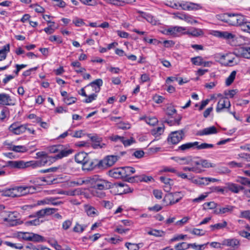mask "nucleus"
<instances>
[{
  "mask_svg": "<svg viewBox=\"0 0 250 250\" xmlns=\"http://www.w3.org/2000/svg\"><path fill=\"white\" fill-rule=\"evenodd\" d=\"M47 165L46 158L41 159L38 161H30L24 162L22 160L9 161L6 162L5 167H9L11 168L22 169L29 167L33 168L41 167Z\"/></svg>",
  "mask_w": 250,
  "mask_h": 250,
  "instance_id": "nucleus-1",
  "label": "nucleus"
},
{
  "mask_svg": "<svg viewBox=\"0 0 250 250\" xmlns=\"http://www.w3.org/2000/svg\"><path fill=\"white\" fill-rule=\"evenodd\" d=\"M87 184H90L92 187L100 190H105L111 188V184L103 179L99 175H93L86 177Z\"/></svg>",
  "mask_w": 250,
  "mask_h": 250,
  "instance_id": "nucleus-2",
  "label": "nucleus"
},
{
  "mask_svg": "<svg viewBox=\"0 0 250 250\" xmlns=\"http://www.w3.org/2000/svg\"><path fill=\"white\" fill-rule=\"evenodd\" d=\"M3 221L8 222L9 225L12 226H17L21 224L18 219L19 213L17 212H8L2 215Z\"/></svg>",
  "mask_w": 250,
  "mask_h": 250,
  "instance_id": "nucleus-3",
  "label": "nucleus"
},
{
  "mask_svg": "<svg viewBox=\"0 0 250 250\" xmlns=\"http://www.w3.org/2000/svg\"><path fill=\"white\" fill-rule=\"evenodd\" d=\"M186 27L175 26H171L167 29H165L162 33L166 35H170L173 37H178L182 35L185 34Z\"/></svg>",
  "mask_w": 250,
  "mask_h": 250,
  "instance_id": "nucleus-4",
  "label": "nucleus"
},
{
  "mask_svg": "<svg viewBox=\"0 0 250 250\" xmlns=\"http://www.w3.org/2000/svg\"><path fill=\"white\" fill-rule=\"evenodd\" d=\"M59 150V153L52 157L53 162H55L57 160L61 159L64 157H67L72 154L74 151V150L70 148V146L67 145H60Z\"/></svg>",
  "mask_w": 250,
  "mask_h": 250,
  "instance_id": "nucleus-5",
  "label": "nucleus"
},
{
  "mask_svg": "<svg viewBox=\"0 0 250 250\" xmlns=\"http://www.w3.org/2000/svg\"><path fill=\"white\" fill-rule=\"evenodd\" d=\"M220 59L222 63L226 66H231L238 63L237 57L232 53L221 55Z\"/></svg>",
  "mask_w": 250,
  "mask_h": 250,
  "instance_id": "nucleus-6",
  "label": "nucleus"
},
{
  "mask_svg": "<svg viewBox=\"0 0 250 250\" xmlns=\"http://www.w3.org/2000/svg\"><path fill=\"white\" fill-rule=\"evenodd\" d=\"M246 19L244 16L239 14L229 13V18L228 20V23L233 26L242 27Z\"/></svg>",
  "mask_w": 250,
  "mask_h": 250,
  "instance_id": "nucleus-7",
  "label": "nucleus"
},
{
  "mask_svg": "<svg viewBox=\"0 0 250 250\" xmlns=\"http://www.w3.org/2000/svg\"><path fill=\"white\" fill-rule=\"evenodd\" d=\"M185 136V131L184 130H180L172 132L168 137V141L172 144H177L182 140Z\"/></svg>",
  "mask_w": 250,
  "mask_h": 250,
  "instance_id": "nucleus-8",
  "label": "nucleus"
},
{
  "mask_svg": "<svg viewBox=\"0 0 250 250\" xmlns=\"http://www.w3.org/2000/svg\"><path fill=\"white\" fill-rule=\"evenodd\" d=\"M111 188L112 192L116 194H122L126 193L131 191L130 188L126 184L118 183H116L112 186Z\"/></svg>",
  "mask_w": 250,
  "mask_h": 250,
  "instance_id": "nucleus-9",
  "label": "nucleus"
},
{
  "mask_svg": "<svg viewBox=\"0 0 250 250\" xmlns=\"http://www.w3.org/2000/svg\"><path fill=\"white\" fill-rule=\"evenodd\" d=\"M27 129V125H21L19 122H15L9 127V130L16 135H20L25 132Z\"/></svg>",
  "mask_w": 250,
  "mask_h": 250,
  "instance_id": "nucleus-10",
  "label": "nucleus"
},
{
  "mask_svg": "<svg viewBox=\"0 0 250 250\" xmlns=\"http://www.w3.org/2000/svg\"><path fill=\"white\" fill-rule=\"evenodd\" d=\"M120 157L117 155H108L99 161V167H110L115 164Z\"/></svg>",
  "mask_w": 250,
  "mask_h": 250,
  "instance_id": "nucleus-11",
  "label": "nucleus"
},
{
  "mask_svg": "<svg viewBox=\"0 0 250 250\" xmlns=\"http://www.w3.org/2000/svg\"><path fill=\"white\" fill-rule=\"evenodd\" d=\"M230 103L229 99L226 97L221 98L218 101L216 108L217 112H221L225 109H229L230 107Z\"/></svg>",
  "mask_w": 250,
  "mask_h": 250,
  "instance_id": "nucleus-12",
  "label": "nucleus"
},
{
  "mask_svg": "<svg viewBox=\"0 0 250 250\" xmlns=\"http://www.w3.org/2000/svg\"><path fill=\"white\" fill-rule=\"evenodd\" d=\"M223 246L229 247L230 250L237 249L240 246V241L236 238L226 239L222 241Z\"/></svg>",
  "mask_w": 250,
  "mask_h": 250,
  "instance_id": "nucleus-13",
  "label": "nucleus"
},
{
  "mask_svg": "<svg viewBox=\"0 0 250 250\" xmlns=\"http://www.w3.org/2000/svg\"><path fill=\"white\" fill-rule=\"evenodd\" d=\"M172 159L179 163L180 165H195L193 161L195 160V158L192 159L190 156L183 157H172Z\"/></svg>",
  "mask_w": 250,
  "mask_h": 250,
  "instance_id": "nucleus-14",
  "label": "nucleus"
},
{
  "mask_svg": "<svg viewBox=\"0 0 250 250\" xmlns=\"http://www.w3.org/2000/svg\"><path fill=\"white\" fill-rule=\"evenodd\" d=\"M97 165L99 166V161L96 159H89L88 157H87L83 166V169L91 170Z\"/></svg>",
  "mask_w": 250,
  "mask_h": 250,
  "instance_id": "nucleus-15",
  "label": "nucleus"
},
{
  "mask_svg": "<svg viewBox=\"0 0 250 250\" xmlns=\"http://www.w3.org/2000/svg\"><path fill=\"white\" fill-rule=\"evenodd\" d=\"M103 80L101 79H97L90 83L86 86L87 88H91L93 91L98 93L100 90V87L103 85Z\"/></svg>",
  "mask_w": 250,
  "mask_h": 250,
  "instance_id": "nucleus-16",
  "label": "nucleus"
},
{
  "mask_svg": "<svg viewBox=\"0 0 250 250\" xmlns=\"http://www.w3.org/2000/svg\"><path fill=\"white\" fill-rule=\"evenodd\" d=\"M213 35L225 39H233L235 37L234 34L228 31H215Z\"/></svg>",
  "mask_w": 250,
  "mask_h": 250,
  "instance_id": "nucleus-17",
  "label": "nucleus"
},
{
  "mask_svg": "<svg viewBox=\"0 0 250 250\" xmlns=\"http://www.w3.org/2000/svg\"><path fill=\"white\" fill-rule=\"evenodd\" d=\"M13 104V100L9 95L6 93L0 94V104L10 105Z\"/></svg>",
  "mask_w": 250,
  "mask_h": 250,
  "instance_id": "nucleus-18",
  "label": "nucleus"
},
{
  "mask_svg": "<svg viewBox=\"0 0 250 250\" xmlns=\"http://www.w3.org/2000/svg\"><path fill=\"white\" fill-rule=\"evenodd\" d=\"M217 132L218 131L217 128L214 126H211L199 131L197 133V135L199 136L208 135L210 134H216Z\"/></svg>",
  "mask_w": 250,
  "mask_h": 250,
  "instance_id": "nucleus-19",
  "label": "nucleus"
},
{
  "mask_svg": "<svg viewBox=\"0 0 250 250\" xmlns=\"http://www.w3.org/2000/svg\"><path fill=\"white\" fill-rule=\"evenodd\" d=\"M193 163L197 167L199 165H201L202 167L205 168L214 167H215V165L214 164L211 163L207 160H199L195 158V160L193 161Z\"/></svg>",
  "mask_w": 250,
  "mask_h": 250,
  "instance_id": "nucleus-20",
  "label": "nucleus"
},
{
  "mask_svg": "<svg viewBox=\"0 0 250 250\" xmlns=\"http://www.w3.org/2000/svg\"><path fill=\"white\" fill-rule=\"evenodd\" d=\"M160 180L165 184L164 187L165 191L166 192H169L171 188V186L173 185V181L170 178L163 176L160 177Z\"/></svg>",
  "mask_w": 250,
  "mask_h": 250,
  "instance_id": "nucleus-21",
  "label": "nucleus"
},
{
  "mask_svg": "<svg viewBox=\"0 0 250 250\" xmlns=\"http://www.w3.org/2000/svg\"><path fill=\"white\" fill-rule=\"evenodd\" d=\"M175 18H178L180 20L185 21L188 23L193 24V17L188 14L180 13H175L173 14Z\"/></svg>",
  "mask_w": 250,
  "mask_h": 250,
  "instance_id": "nucleus-22",
  "label": "nucleus"
},
{
  "mask_svg": "<svg viewBox=\"0 0 250 250\" xmlns=\"http://www.w3.org/2000/svg\"><path fill=\"white\" fill-rule=\"evenodd\" d=\"M123 173L122 167L114 168L109 171V176L116 179L124 178Z\"/></svg>",
  "mask_w": 250,
  "mask_h": 250,
  "instance_id": "nucleus-23",
  "label": "nucleus"
},
{
  "mask_svg": "<svg viewBox=\"0 0 250 250\" xmlns=\"http://www.w3.org/2000/svg\"><path fill=\"white\" fill-rule=\"evenodd\" d=\"M226 186V188L227 189L235 193H237L240 190L244 189L243 187L238 186L237 185L232 183H227Z\"/></svg>",
  "mask_w": 250,
  "mask_h": 250,
  "instance_id": "nucleus-24",
  "label": "nucleus"
},
{
  "mask_svg": "<svg viewBox=\"0 0 250 250\" xmlns=\"http://www.w3.org/2000/svg\"><path fill=\"white\" fill-rule=\"evenodd\" d=\"M4 144L8 146L9 149L16 152H24L27 150L26 147L23 146H14L8 143H5Z\"/></svg>",
  "mask_w": 250,
  "mask_h": 250,
  "instance_id": "nucleus-25",
  "label": "nucleus"
},
{
  "mask_svg": "<svg viewBox=\"0 0 250 250\" xmlns=\"http://www.w3.org/2000/svg\"><path fill=\"white\" fill-rule=\"evenodd\" d=\"M87 157L88 155L87 153L81 152L75 155V160L77 163L82 164L83 166Z\"/></svg>",
  "mask_w": 250,
  "mask_h": 250,
  "instance_id": "nucleus-26",
  "label": "nucleus"
},
{
  "mask_svg": "<svg viewBox=\"0 0 250 250\" xmlns=\"http://www.w3.org/2000/svg\"><path fill=\"white\" fill-rule=\"evenodd\" d=\"M198 144V142L187 143L179 146L178 149L179 150L185 151L191 148H196V146Z\"/></svg>",
  "mask_w": 250,
  "mask_h": 250,
  "instance_id": "nucleus-27",
  "label": "nucleus"
},
{
  "mask_svg": "<svg viewBox=\"0 0 250 250\" xmlns=\"http://www.w3.org/2000/svg\"><path fill=\"white\" fill-rule=\"evenodd\" d=\"M180 192H174L170 193L168 197L170 200L169 205H172L179 202L182 197L179 196Z\"/></svg>",
  "mask_w": 250,
  "mask_h": 250,
  "instance_id": "nucleus-28",
  "label": "nucleus"
},
{
  "mask_svg": "<svg viewBox=\"0 0 250 250\" xmlns=\"http://www.w3.org/2000/svg\"><path fill=\"white\" fill-rule=\"evenodd\" d=\"M204 34L203 31L201 29L192 28L188 31L186 30L185 34L191 35L194 37H198L203 35Z\"/></svg>",
  "mask_w": 250,
  "mask_h": 250,
  "instance_id": "nucleus-29",
  "label": "nucleus"
},
{
  "mask_svg": "<svg viewBox=\"0 0 250 250\" xmlns=\"http://www.w3.org/2000/svg\"><path fill=\"white\" fill-rule=\"evenodd\" d=\"M1 195L3 196L15 197H17L16 187L6 189L2 191Z\"/></svg>",
  "mask_w": 250,
  "mask_h": 250,
  "instance_id": "nucleus-30",
  "label": "nucleus"
},
{
  "mask_svg": "<svg viewBox=\"0 0 250 250\" xmlns=\"http://www.w3.org/2000/svg\"><path fill=\"white\" fill-rule=\"evenodd\" d=\"M10 51V45L7 44L3 46L0 50V61L4 60L7 56V54Z\"/></svg>",
  "mask_w": 250,
  "mask_h": 250,
  "instance_id": "nucleus-31",
  "label": "nucleus"
},
{
  "mask_svg": "<svg viewBox=\"0 0 250 250\" xmlns=\"http://www.w3.org/2000/svg\"><path fill=\"white\" fill-rule=\"evenodd\" d=\"M122 168L124 178L128 177L135 172L134 168L132 167H122Z\"/></svg>",
  "mask_w": 250,
  "mask_h": 250,
  "instance_id": "nucleus-32",
  "label": "nucleus"
},
{
  "mask_svg": "<svg viewBox=\"0 0 250 250\" xmlns=\"http://www.w3.org/2000/svg\"><path fill=\"white\" fill-rule=\"evenodd\" d=\"M36 155L38 158H41V159L46 158L47 164L50 165L53 162L52 157L48 156L45 152H38L36 153Z\"/></svg>",
  "mask_w": 250,
  "mask_h": 250,
  "instance_id": "nucleus-33",
  "label": "nucleus"
},
{
  "mask_svg": "<svg viewBox=\"0 0 250 250\" xmlns=\"http://www.w3.org/2000/svg\"><path fill=\"white\" fill-rule=\"evenodd\" d=\"M84 209L88 216L93 217L97 215V210L93 207L89 205H85Z\"/></svg>",
  "mask_w": 250,
  "mask_h": 250,
  "instance_id": "nucleus-34",
  "label": "nucleus"
},
{
  "mask_svg": "<svg viewBox=\"0 0 250 250\" xmlns=\"http://www.w3.org/2000/svg\"><path fill=\"white\" fill-rule=\"evenodd\" d=\"M188 180L197 185H207V182H206V177H198L196 179H194L193 177H190V178H188Z\"/></svg>",
  "mask_w": 250,
  "mask_h": 250,
  "instance_id": "nucleus-35",
  "label": "nucleus"
},
{
  "mask_svg": "<svg viewBox=\"0 0 250 250\" xmlns=\"http://www.w3.org/2000/svg\"><path fill=\"white\" fill-rule=\"evenodd\" d=\"M86 227L87 225H81L78 223H76L73 229V230L75 232L81 233L84 230Z\"/></svg>",
  "mask_w": 250,
  "mask_h": 250,
  "instance_id": "nucleus-36",
  "label": "nucleus"
},
{
  "mask_svg": "<svg viewBox=\"0 0 250 250\" xmlns=\"http://www.w3.org/2000/svg\"><path fill=\"white\" fill-rule=\"evenodd\" d=\"M183 169L185 171H192L196 173H201L202 171V169L196 165L192 166L191 167H183Z\"/></svg>",
  "mask_w": 250,
  "mask_h": 250,
  "instance_id": "nucleus-37",
  "label": "nucleus"
},
{
  "mask_svg": "<svg viewBox=\"0 0 250 250\" xmlns=\"http://www.w3.org/2000/svg\"><path fill=\"white\" fill-rule=\"evenodd\" d=\"M227 226V222L226 221H223L221 223H217L214 225H211L210 227L211 228L212 230L216 229H220L225 228Z\"/></svg>",
  "mask_w": 250,
  "mask_h": 250,
  "instance_id": "nucleus-38",
  "label": "nucleus"
},
{
  "mask_svg": "<svg viewBox=\"0 0 250 250\" xmlns=\"http://www.w3.org/2000/svg\"><path fill=\"white\" fill-rule=\"evenodd\" d=\"M238 183L250 187V179L244 177H238L236 180Z\"/></svg>",
  "mask_w": 250,
  "mask_h": 250,
  "instance_id": "nucleus-39",
  "label": "nucleus"
},
{
  "mask_svg": "<svg viewBox=\"0 0 250 250\" xmlns=\"http://www.w3.org/2000/svg\"><path fill=\"white\" fill-rule=\"evenodd\" d=\"M31 232H19L17 234L18 237L24 240L30 241Z\"/></svg>",
  "mask_w": 250,
  "mask_h": 250,
  "instance_id": "nucleus-40",
  "label": "nucleus"
},
{
  "mask_svg": "<svg viewBox=\"0 0 250 250\" xmlns=\"http://www.w3.org/2000/svg\"><path fill=\"white\" fill-rule=\"evenodd\" d=\"M241 55L245 58H250V47H243L240 49Z\"/></svg>",
  "mask_w": 250,
  "mask_h": 250,
  "instance_id": "nucleus-41",
  "label": "nucleus"
},
{
  "mask_svg": "<svg viewBox=\"0 0 250 250\" xmlns=\"http://www.w3.org/2000/svg\"><path fill=\"white\" fill-rule=\"evenodd\" d=\"M43 222V220L40 219L39 218H36L34 220L27 221L25 222V224L26 226H38Z\"/></svg>",
  "mask_w": 250,
  "mask_h": 250,
  "instance_id": "nucleus-42",
  "label": "nucleus"
},
{
  "mask_svg": "<svg viewBox=\"0 0 250 250\" xmlns=\"http://www.w3.org/2000/svg\"><path fill=\"white\" fill-rule=\"evenodd\" d=\"M236 75V71H233L226 80V84L227 86L230 85L233 82Z\"/></svg>",
  "mask_w": 250,
  "mask_h": 250,
  "instance_id": "nucleus-43",
  "label": "nucleus"
},
{
  "mask_svg": "<svg viewBox=\"0 0 250 250\" xmlns=\"http://www.w3.org/2000/svg\"><path fill=\"white\" fill-rule=\"evenodd\" d=\"M83 184H86V178L84 179L79 178L74 181H72L70 182V184L71 186H80L82 185Z\"/></svg>",
  "mask_w": 250,
  "mask_h": 250,
  "instance_id": "nucleus-44",
  "label": "nucleus"
},
{
  "mask_svg": "<svg viewBox=\"0 0 250 250\" xmlns=\"http://www.w3.org/2000/svg\"><path fill=\"white\" fill-rule=\"evenodd\" d=\"M164 131V126H159L151 130V133L152 135L155 136H158L161 135Z\"/></svg>",
  "mask_w": 250,
  "mask_h": 250,
  "instance_id": "nucleus-45",
  "label": "nucleus"
},
{
  "mask_svg": "<svg viewBox=\"0 0 250 250\" xmlns=\"http://www.w3.org/2000/svg\"><path fill=\"white\" fill-rule=\"evenodd\" d=\"M44 240V238L42 236L31 233L30 241L36 242H42Z\"/></svg>",
  "mask_w": 250,
  "mask_h": 250,
  "instance_id": "nucleus-46",
  "label": "nucleus"
},
{
  "mask_svg": "<svg viewBox=\"0 0 250 250\" xmlns=\"http://www.w3.org/2000/svg\"><path fill=\"white\" fill-rule=\"evenodd\" d=\"M174 247L176 250H185L189 248V245L186 242H182L178 243Z\"/></svg>",
  "mask_w": 250,
  "mask_h": 250,
  "instance_id": "nucleus-47",
  "label": "nucleus"
},
{
  "mask_svg": "<svg viewBox=\"0 0 250 250\" xmlns=\"http://www.w3.org/2000/svg\"><path fill=\"white\" fill-rule=\"evenodd\" d=\"M241 29L244 32L250 34V21H247L246 19L242 25Z\"/></svg>",
  "mask_w": 250,
  "mask_h": 250,
  "instance_id": "nucleus-48",
  "label": "nucleus"
},
{
  "mask_svg": "<svg viewBox=\"0 0 250 250\" xmlns=\"http://www.w3.org/2000/svg\"><path fill=\"white\" fill-rule=\"evenodd\" d=\"M4 244L7 246L15 248L16 249L21 250L23 248V246L21 244L13 243L8 241L4 242Z\"/></svg>",
  "mask_w": 250,
  "mask_h": 250,
  "instance_id": "nucleus-49",
  "label": "nucleus"
},
{
  "mask_svg": "<svg viewBox=\"0 0 250 250\" xmlns=\"http://www.w3.org/2000/svg\"><path fill=\"white\" fill-rule=\"evenodd\" d=\"M131 126V125L128 122H121L118 124V128L123 130L128 129Z\"/></svg>",
  "mask_w": 250,
  "mask_h": 250,
  "instance_id": "nucleus-50",
  "label": "nucleus"
},
{
  "mask_svg": "<svg viewBox=\"0 0 250 250\" xmlns=\"http://www.w3.org/2000/svg\"><path fill=\"white\" fill-rule=\"evenodd\" d=\"M213 147V145L212 144H207V143H202L199 145V143L196 146V148L198 149H208L211 148Z\"/></svg>",
  "mask_w": 250,
  "mask_h": 250,
  "instance_id": "nucleus-51",
  "label": "nucleus"
},
{
  "mask_svg": "<svg viewBox=\"0 0 250 250\" xmlns=\"http://www.w3.org/2000/svg\"><path fill=\"white\" fill-rule=\"evenodd\" d=\"M234 207L230 206H228L226 207L221 208L219 209V213L221 214L230 213L233 210Z\"/></svg>",
  "mask_w": 250,
  "mask_h": 250,
  "instance_id": "nucleus-52",
  "label": "nucleus"
},
{
  "mask_svg": "<svg viewBox=\"0 0 250 250\" xmlns=\"http://www.w3.org/2000/svg\"><path fill=\"white\" fill-rule=\"evenodd\" d=\"M137 177L138 178V180L141 182H148L153 181L152 177L146 176L145 175H142Z\"/></svg>",
  "mask_w": 250,
  "mask_h": 250,
  "instance_id": "nucleus-53",
  "label": "nucleus"
},
{
  "mask_svg": "<svg viewBox=\"0 0 250 250\" xmlns=\"http://www.w3.org/2000/svg\"><path fill=\"white\" fill-rule=\"evenodd\" d=\"M146 122L151 125H154L158 122V120L155 117H146L145 118Z\"/></svg>",
  "mask_w": 250,
  "mask_h": 250,
  "instance_id": "nucleus-54",
  "label": "nucleus"
},
{
  "mask_svg": "<svg viewBox=\"0 0 250 250\" xmlns=\"http://www.w3.org/2000/svg\"><path fill=\"white\" fill-rule=\"evenodd\" d=\"M189 232L191 234L197 236H203L205 234V232L203 230L195 228L190 230Z\"/></svg>",
  "mask_w": 250,
  "mask_h": 250,
  "instance_id": "nucleus-55",
  "label": "nucleus"
},
{
  "mask_svg": "<svg viewBox=\"0 0 250 250\" xmlns=\"http://www.w3.org/2000/svg\"><path fill=\"white\" fill-rule=\"evenodd\" d=\"M31 7L37 13H42L45 11L44 8L37 4H33Z\"/></svg>",
  "mask_w": 250,
  "mask_h": 250,
  "instance_id": "nucleus-56",
  "label": "nucleus"
},
{
  "mask_svg": "<svg viewBox=\"0 0 250 250\" xmlns=\"http://www.w3.org/2000/svg\"><path fill=\"white\" fill-rule=\"evenodd\" d=\"M24 195L27 194H32L36 191V188L33 186H24Z\"/></svg>",
  "mask_w": 250,
  "mask_h": 250,
  "instance_id": "nucleus-57",
  "label": "nucleus"
},
{
  "mask_svg": "<svg viewBox=\"0 0 250 250\" xmlns=\"http://www.w3.org/2000/svg\"><path fill=\"white\" fill-rule=\"evenodd\" d=\"M191 62L193 64L196 65H201L203 59L201 57H196L192 58L191 59Z\"/></svg>",
  "mask_w": 250,
  "mask_h": 250,
  "instance_id": "nucleus-58",
  "label": "nucleus"
},
{
  "mask_svg": "<svg viewBox=\"0 0 250 250\" xmlns=\"http://www.w3.org/2000/svg\"><path fill=\"white\" fill-rule=\"evenodd\" d=\"M73 23L76 26H78V27L82 26L85 24L83 19L77 18V17L73 19Z\"/></svg>",
  "mask_w": 250,
  "mask_h": 250,
  "instance_id": "nucleus-59",
  "label": "nucleus"
},
{
  "mask_svg": "<svg viewBox=\"0 0 250 250\" xmlns=\"http://www.w3.org/2000/svg\"><path fill=\"white\" fill-rule=\"evenodd\" d=\"M150 235L157 237H161L164 234V232L162 230L154 229L148 232Z\"/></svg>",
  "mask_w": 250,
  "mask_h": 250,
  "instance_id": "nucleus-60",
  "label": "nucleus"
},
{
  "mask_svg": "<svg viewBox=\"0 0 250 250\" xmlns=\"http://www.w3.org/2000/svg\"><path fill=\"white\" fill-rule=\"evenodd\" d=\"M60 145L50 146L48 149L51 153H59Z\"/></svg>",
  "mask_w": 250,
  "mask_h": 250,
  "instance_id": "nucleus-61",
  "label": "nucleus"
},
{
  "mask_svg": "<svg viewBox=\"0 0 250 250\" xmlns=\"http://www.w3.org/2000/svg\"><path fill=\"white\" fill-rule=\"evenodd\" d=\"M44 212L45 216H49L53 214H54L55 212H56L58 209L56 208H44Z\"/></svg>",
  "mask_w": 250,
  "mask_h": 250,
  "instance_id": "nucleus-62",
  "label": "nucleus"
},
{
  "mask_svg": "<svg viewBox=\"0 0 250 250\" xmlns=\"http://www.w3.org/2000/svg\"><path fill=\"white\" fill-rule=\"evenodd\" d=\"M17 197L24 195V187H16Z\"/></svg>",
  "mask_w": 250,
  "mask_h": 250,
  "instance_id": "nucleus-63",
  "label": "nucleus"
},
{
  "mask_svg": "<svg viewBox=\"0 0 250 250\" xmlns=\"http://www.w3.org/2000/svg\"><path fill=\"white\" fill-rule=\"evenodd\" d=\"M125 246L127 248L128 250H138L139 249V246L136 244L126 243Z\"/></svg>",
  "mask_w": 250,
  "mask_h": 250,
  "instance_id": "nucleus-64",
  "label": "nucleus"
}]
</instances>
